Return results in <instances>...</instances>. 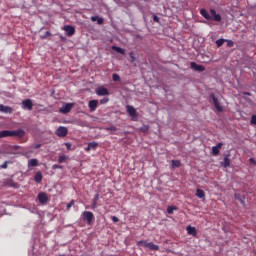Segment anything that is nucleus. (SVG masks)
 <instances>
[{
    "instance_id": "obj_1",
    "label": "nucleus",
    "mask_w": 256,
    "mask_h": 256,
    "mask_svg": "<svg viewBox=\"0 0 256 256\" xmlns=\"http://www.w3.org/2000/svg\"><path fill=\"white\" fill-rule=\"evenodd\" d=\"M5 137H18V139H23V137H25V130H3L0 132V139Z\"/></svg>"
},
{
    "instance_id": "obj_2",
    "label": "nucleus",
    "mask_w": 256,
    "mask_h": 256,
    "mask_svg": "<svg viewBox=\"0 0 256 256\" xmlns=\"http://www.w3.org/2000/svg\"><path fill=\"white\" fill-rule=\"evenodd\" d=\"M82 215H83V221H86L87 225H91L95 217V215H93V212L84 211Z\"/></svg>"
},
{
    "instance_id": "obj_3",
    "label": "nucleus",
    "mask_w": 256,
    "mask_h": 256,
    "mask_svg": "<svg viewBox=\"0 0 256 256\" xmlns=\"http://www.w3.org/2000/svg\"><path fill=\"white\" fill-rule=\"evenodd\" d=\"M73 107H75L74 103H66L59 109V111L60 113H63V115H67V113H71Z\"/></svg>"
},
{
    "instance_id": "obj_4",
    "label": "nucleus",
    "mask_w": 256,
    "mask_h": 256,
    "mask_svg": "<svg viewBox=\"0 0 256 256\" xmlns=\"http://www.w3.org/2000/svg\"><path fill=\"white\" fill-rule=\"evenodd\" d=\"M67 133H69V130L65 126H59L55 131L57 137H67Z\"/></svg>"
},
{
    "instance_id": "obj_5",
    "label": "nucleus",
    "mask_w": 256,
    "mask_h": 256,
    "mask_svg": "<svg viewBox=\"0 0 256 256\" xmlns=\"http://www.w3.org/2000/svg\"><path fill=\"white\" fill-rule=\"evenodd\" d=\"M22 109L27 111H33V100L32 99L23 100Z\"/></svg>"
},
{
    "instance_id": "obj_6",
    "label": "nucleus",
    "mask_w": 256,
    "mask_h": 256,
    "mask_svg": "<svg viewBox=\"0 0 256 256\" xmlns=\"http://www.w3.org/2000/svg\"><path fill=\"white\" fill-rule=\"evenodd\" d=\"M210 97L212 98L215 109L218 111V113H222L223 106H221V103H219V100L217 97H215V94H211Z\"/></svg>"
},
{
    "instance_id": "obj_7",
    "label": "nucleus",
    "mask_w": 256,
    "mask_h": 256,
    "mask_svg": "<svg viewBox=\"0 0 256 256\" xmlns=\"http://www.w3.org/2000/svg\"><path fill=\"white\" fill-rule=\"evenodd\" d=\"M190 69H194V71H198L199 73H203L205 71V66L201 64H197L196 62L190 63Z\"/></svg>"
},
{
    "instance_id": "obj_8",
    "label": "nucleus",
    "mask_w": 256,
    "mask_h": 256,
    "mask_svg": "<svg viewBox=\"0 0 256 256\" xmlns=\"http://www.w3.org/2000/svg\"><path fill=\"white\" fill-rule=\"evenodd\" d=\"M39 203H41V205H45V203H47V201H49V196H47V194L45 192H40L37 196Z\"/></svg>"
},
{
    "instance_id": "obj_9",
    "label": "nucleus",
    "mask_w": 256,
    "mask_h": 256,
    "mask_svg": "<svg viewBox=\"0 0 256 256\" xmlns=\"http://www.w3.org/2000/svg\"><path fill=\"white\" fill-rule=\"evenodd\" d=\"M63 29L68 37H73V35H75V27L71 25H65Z\"/></svg>"
},
{
    "instance_id": "obj_10",
    "label": "nucleus",
    "mask_w": 256,
    "mask_h": 256,
    "mask_svg": "<svg viewBox=\"0 0 256 256\" xmlns=\"http://www.w3.org/2000/svg\"><path fill=\"white\" fill-rule=\"evenodd\" d=\"M96 95H98L99 97H103L105 95H109V90L105 87H98L96 89Z\"/></svg>"
},
{
    "instance_id": "obj_11",
    "label": "nucleus",
    "mask_w": 256,
    "mask_h": 256,
    "mask_svg": "<svg viewBox=\"0 0 256 256\" xmlns=\"http://www.w3.org/2000/svg\"><path fill=\"white\" fill-rule=\"evenodd\" d=\"M210 17L211 19H213V21H221V15L217 14V11H215V9H210Z\"/></svg>"
},
{
    "instance_id": "obj_12",
    "label": "nucleus",
    "mask_w": 256,
    "mask_h": 256,
    "mask_svg": "<svg viewBox=\"0 0 256 256\" xmlns=\"http://www.w3.org/2000/svg\"><path fill=\"white\" fill-rule=\"evenodd\" d=\"M98 105H99V100H90L88 103V107L91 112L96 111Z\"/></svg>"
},
{
    "instance_id": "obj_13",
    "label": "nucleus",
    "mask_w": 256,
    "mask_h": 256,
    "mask_svg": "<svg viewBox=\"0 0 256 256\" xmlns=\"http://www.w3.org/2000/svg\"><path fill=\"white\" fill-rule=\"evenodd\" d=\"M126 109H127L128 115H130V117H137V110L135 109V107H133L131 105H127Z\"/></svg>"
},
{
    "instance_id": "obj_14",
    "label": "nucleus",
    "mask_w": 256,
    "mask_h": 256,
    "mask_svg": "<svg viewBox=\"0 0 256 256\" xmlns=\"http://www.w3.org/2000/svg\"><path fill=\"white\" fill-rule=\"evenodd\" d=\"M0 113H13V108L0 104Z\"/></svg>"
},
{
    "instance_id": "obj_15",
    "label": "nucleus",
    "mask_w": 256,
    "mask_h": 256,
    "mask_svg": "<svg viewBox=\"0 0 256 256\" xmlns=\"http://www.w3.org/2000/svg\"><path fill=\"white\" fill-rule=\"evenodd\" d=\"M38 166H39V160H37V158L28 160V169H31V167H38Z\"/></svg>"
},
{
    "instance_id": "obj_16",
    "label": "nucleus",
    "mask_w": 256,
    "mask_h": 256,
    "mask_svg": "<svg viewBox=\"0 0 256 256\" xmlns=\"http://www.w3.org/2000/svg\"><path fill=\"white\" fill-rule=\"evenodd\" d=\"M221 147H223V143H218L216 146H213L212 147V154L214 155V156H217V155H219V149H221Z\"/></svg>"
},
{
    "instance_id": "obj_17",
    "label": "nucleus",
    "mask_w": 256,
    "mask_h": 256,
    "mask_svg": "<svg viewBox=\"0 0 256 256\" xmlns=\"http://www.w3.org/2000/svg\"><path fill=\"white\" fill-rule=\"evenodd\" d=\"M186 231L188 235H192L193 237H197V229L193 226H187Z\"/></svg>"
},
{
    "instance_id": "obj_18",
    "label": "nucleus",
    "mask_w": 256,
    "mask_h": 256,
    "mask_svg": "<svg viewBox=\"0 0 256 256\" xmlns=\"http://www.w3.org/2000/svg\"><path fill=\"white\" fill-rule=\"evenodd\" d=\"M97 147H99V143H97V142H90V143H88V146L85 149V151L89 152V151H91V149H93V151H95V149H97Z\"/></svg>"
},
{
    "instance_id": "obj_19",
    "label": "nucleus",
    "mask_w": 256,
    "mask_h": 256,
    "mask_svg": "<svg viewBox=\"0 0 256 256\" xmlns=\"http://www.w3.org/2000/svg\"><path fill=\"white\" fill-rule=\"evenodd\" d=\"M98 201H99V193L95 194L92 200V209H97V207H99Z\"/></svg>"
},
{
    "instance_id": "obj_20",
    "label": "nucleus",
    "mask_w": 256,
    "mask_h": 256,
    "mask_svg": "<svg viewBox=\"0 0 256 256\" xmlns=\"http://www.w3.org/2000/svg\"><path fill=\"white\" fill-rule=\"evenodd\" d=\"M34 181L35 183H41L43 181V174L41 172H37L34 175Z\"/></svg>"
},
{
    "instance_id": "obj_21",
    "label": "nucleus",
    "mask_w": 256,
    "mask_h": 256,
    "mask_svg": "<svg viewBox=\"0 0 256 256\" xmlns=\"http://www.w3.org/2000/svg\"><path fill=\"white\" fill-rule=\"evenodd\" d=\"M196 197H198V199H202L203 201H205V191H203L201 189H197Z\"/></svg>"
},
{
    "instance_id": "obj_22",
    "label": "nucleus",
    "mask_w": 256,
    "mask_h": 256,
    "mask_svg": "<svg viewBox=\"0 0 256 256\" xmlns=\"http://www.w3.org/2000/svg\"><path fill=\"white\" fill-rule=\"evenodd\" d=\"M200 15H202V17H204V19H207L208 21L211 20V15L205 9L200 10Z\"/></svg>"
},
{
    "instance_id": "obj_23",
    "label": "nucleus",
    "mask_w": 256,
    "mask_h": 256,
    "mask_svg": "<svg viewBox=\"0 0 256 256\" xmlns=\"http://www.w3.org/2000/svg\"><path fill=\"white\" fill-rule=\"evenodd\" d=\"M136 245L141 249V247H148L149 242H147V240H140L136 242Z\"/></svg>"
},
{
    "instance_id": "obj_24",
    "label": "nucleus",
    "mask_w": 256,
    "mask_h": 256,
    "mask_svg": "<svg viewBox=\"0 0 256 256\" xmlns=\"http://www.w3.org/2000/svg\"><path fill=\"white\" fill-rule=\"evenodd\" d=\"M148 249H150V251H159V245L148 242Z\"/></svg>"
},
{
    "instance_id": "obj_25",
    "label": "nucleus",
    "mask_w": 256,
    "mask_h": 256,
    "mask_svg": "<svg viewBox=\"0 0 256 256\" xmlns=\"http://www.w3.org/2000/svg\"><path fill=\"white\" fill-rule=\"evenodd\" d=\"M91 21L93 22L97 21L98 25H103V18L99 16H92Z\"/></svg>"
},
{
    "instance_id": "obj_26",
    "label": "nucleus",
    "mask_w": 256,
    "mask_h": 256,
    "mask_svg": "<svg viewBox=\"0 0 256 256\" xmlns=\"http://www.w3.org/2000/svg\"><path fill=\"white\" fill-rule=\"evenodd\" d=\"M112 49L116 51L117 53H120V55H125V49L117 46H113Z\"/></svg>"
},
{
    "instance_id": "obj_27",
    "label": "nucleus",
    "mask_w": 256,
    "mask_h": 256,
    "mask_svg": "<svg viewBox=\"0 0 256 256\" xmlns=\"http://www.w3.org/2000/svg\"><path fill=\"white\" fill-rule=\"evenodd\" d=\"M104 131H110V135H113L114 131H117V128L112 125V126L105 127Z\"/></svg>"
},
{
    "instance_id": "obj_28",
    "label": "nucleus",
    "mask_w": 256,
    "mask_h": 256,
    "mask_svg": "<svg viewBox=\"0 0 256 256\" xmlns=\"http://www.w3.org/2000/svg\"><path fill=\"white\" fill-rule=\"evenodd\" d=\"M69 160V156L67 155H61L58 158V163H65V161Z\"/></svg>"
},
{
    "instance_id": "obj_29",
    "label": "nucleus",
    "mask_w": 256,
    "mask_h": 256,
    "mask_svg": "<svg viewBox=\"0 0 256 256\" xmlns=\"http://www.w3.org/2000/svg\"><path fill=\"white\" fill-rule=\"evenodd\" d=\"M222 165L225 167V169H227V167L231 165V160H229V157L224 158V162L222 163Z\"/></svg>"
},
{
    "instance_id": "obj_30",
    "label": "nucleus",
    "mask_w": 256,
    "mask_h": 256,
    "mask_svg": "<svg viewBox=\"0 0 256 256\" xmlns=\"http://www.w3.org/2000/svg\"><path fill=\"white\" fill-rule=\"evenodd\" d=\"M177 207L176 206H168L167 207V213L169 214V215H173V211H177Z\"/></svg>"
},
{
    "instance_id": "obj_31",
    "label": "nucleus",
    "mask_w": 256,
    "mask_h": 256,
    "mask_svg": "<svg viewBox=\"0 0 256 256\" xmlns=\"http://www.w3.org/2000/svg\"><path fill=\"white\" fill-rule=\"evenodd\" d=\"M223 43H225V39L223 38L216 40L217 47H223Z\"/></svg>"
},
{
    "instance_id": "obj_32",
    "label": "nucleus",
    "mask_w": 256,
    "mask_h": 256,
    "mask_svg": "<svg viewBox=\"0 0 256 256\" xmlns=\"http://www.w3.org/2000/svg\"><path fill=\"white\" fill-rule=\"evenodd\" d=\"M172 167H181V161L172 160Z\"/></svg>"
},
{
    "instance_id": "obj_33",
    "label": "nucleus",
    "mask_w": 256,
    "mask_h": 256,
    "mask_svg": "<svg viewBox=\"0 0 256 256\" xmlns=\"http://www.w3.org/2000/svg\"><path fill=\"white\" fill-rule=\"evenodd\" d=\"M8 186L9 187H13L14 189H18L19 188V184L15 183L13 181L8 182Z\"/></svg>"
},
{
    "instance_id": "obj_34",
    "label": "nucleus",
    "mask_w": 256,
    "mask_h": 256,
    "mask_svg": "<svg viewBox=\"0 0 256 256\" xmlns=\"http://www.w3.org/2000/svg\"><path fill=\"white\" fill-rule=\"evenodd\" d=\"M225 43H227V47H234L235 45V42H233V40L225 39Z\"/></svg>"
},
{
    "instance_id": "obj_35",
    "label": "nucleus",
    "mask_w": 256,
    "mask_h": 256,
    "mask_svg": "<svg viewBox=\"0 0 256 256\" xmlns=\"http://www.w3.org/2000/svg\"><path fill=\"white\" fill-rule=\"evenodd\" d=\"M73 205H75V200H71L68 204H67V211H69V209H71L73 207Z\"/></svg>"
},
{
    "instance_id": "obj_36",
    "label": "nucleus",
    "mask_w": 256,
    "mask_h": 256,
    "mask_svg": "<svg viewBox=\"0 0 256 256\" xmlns=\"http://www.w3.org/2000/svg\"><path fill=\"white\" fill-rule=\"evenodd\" d=\"M140 131H142V133H147V131H149V126L144 125L143 127L140 128Z\"/></svg>"
},
{
    "instance_id": "obj_37",
    "label": "nucleus",
    "mask_w": 256,
    "mask_h": 256,
    "mask_svg": "<svg viewBox=\"0 0 256 256\" xmlns=\"http://www.w3.org/2000/svg\"><path fill=\"white\" fill-rule=\"evenodd\" d=\"M129 55H130V59H131L132 63L135 62L137 59V58H135V52H130Z\"/></svg>"
},
{
    "instance_id": "obj_38",
    "label": "nucleus",
    "mask_w": 256,
    "mask_h": 256,
    "mask_svg": "<svg viewBox=\"0 0 256 256\" xmlns=\"http://www.w3.org/2000/svg\"><path fill=\"white\" fill-rule=\"evenodd\" d=\"M112 79H113V81H121V77L118 76L117 74H113Z\"/></svg>"
},
{
    "instance_id": "obj_39",
    "label": "nucleus",
    "mask_w": 256,
    "mask_h": 256,
    "mask_svg": "<svg viewBox=\"0 0 256 256\" xmlns=\"http://www.w3.org/2000/svg\"><path fill=\"white\" fill-rule=\"evenodd\" d=\"M250 123L251 125H256V115H252Z\"/></svg>"
},
{
    "instance_id": "obj_40",
    "label": "nucleus",
    "mask_w": 256,
    "mask_h": 256,
    "mask_svg": "<svg viewBox=\"0 0 256 256\" xmlns=\"http://www.w3.org/2000/svg\"><path fill=\"white\" fill-rule=\"evenodd\" d=\"M101 105H105V103H109V98H103L100 100Z\"/></svg>"
},
{
    "instance_id": "obj_41",
    "label": "nucleus",
    "mask_w": 256,
    "mask_h": 256,
    "mask_svg": "<svg viewBox=\"0 0 256 256\" xmlns=\"http://www.w3.org/2000/svg\"><path fill=\"white\" fill-rule=\"evenodd\" d=\"M8 163H9V162L5 161V162L0 166V169H7Z\"/></svg>"
},
{
    "instance_id": "obj_42",
    "label": "nucleus",
    "mask_w": 256,
    "mask_h": 256,
    "mask_svg": "<svg viewBox=\"0 0 256 256\" xmlns=\"http://www.w3.org/2000/svg\"><path fill=\"white\" fill-rule=\"evenodd\" d=\"M47 37H51V32L46 31V33L44 34V36L42 37V39H47Z\"/></svg>"
},
{
    "instance_id": "obj_43",
    "label": "nucleus",
    "mask_w": 256,
    "mask_h": 256,
    "mask_svg": "<svg viewBox=\"0 0 256 256\" xmlns=\"http://www.w3.org/2000/svg\"><path fill=\"white\" fill-rule=\"evenodd\" d=\"M52 169H63V166L58 165V164H54V165L52 166Z\"/></svg>"
},
{
    "instance_id": "obj_44",
    "label": "nucleus",
    "mask_w": 256,
    "mask_h": 256,
    "mask_svg": "<svg viewBox=\"0 0 256 256\" xmlns=\"http://www.w3.org/2000/svg\"><path fill=\"white\" fill-rule=\"evenodd\" d=\"M235 199H238V201H240V203H243V198H241V196L239 194H235Z\"/></svg>"
},
{
    "instance_id": "obj_45",
    "label": "nucleus",
    "mask_w": 256,
    "mask_h": 256,
    "mask_svg": "<svg viewBox=\"0 0 256 256\" xmlns=\"http://www.w3.org/2000/svg\"><path fill=\"white\" fill-rule=\"evenodd\" d=\"M113 223H119V218L117 216H112Z\"/></svg>"
},
{
    "instance_id": "obj_46",
    "label": "nucleus",
    "mask_w": 256,
    "mask_h": 256,
    "mask_svg": "<svg viewBox=\"0 0 256 256\" xmlns=\"http://www.w3.org/2000/svg\"><path fill=\"white\" fill-rule=\"evenodd\" d=\"M153 21H154L155 23H159V18L157 17V15H154V16H153Z\"/></svg>"
},
{
    "instance_id": "obj_47",
    "label": "nucleus",
    "mask_w": 256,
    "mask_h": 256,
    "mask_svg": "<svg viewBox=\"0 0 256 256\" xmlns=\"http://www.w3.org/2000/svg\"><path fill=\"white\" fill-rule=\"evenodd\" d=\"M41 148V144H36L35 146H34V149H40Z\"/></svg>"
},
{
    "instance_id": "obj_48",
    "label": "nucleus",
    "mask_w": 256,
    "mask_h": 256,
    "mask_svg": "<svg viewBox=\"0 0 256 256\" xmlns=\"http://www.w3.org/2000/svg\"><path fill=\"white\" fill-rule=\"evenodd\" d=\"M65 145H66L67 149H71V143H66Z\"/></svg>"
},
{
    "instance_id": "obj_49",
    "label": "nucleus",
    "mask_w": 256,
    "mask_h": 256,
    "mask_svg": "<svg viewBox=\"0 0 256 256\" xmlns=\"http://www.w3.org/2000/svg\"><path fill=\"white\" fill-rule=\"evenodd\" d=\"M250 163H253L255 165L256 164L255 159L250 158Z\"/></svg>"
},
{
    "instance_id": "obj_50",
    "label": "nucleus",
    "mask_w": 256,
    "mask_h": 256,
    "mask_svg": "<svg viewBox=\"0 0 256 256\" xmlns=\"http://www.w3.org/2000/svg\"><path fill=\"white\" fill-rule=\"evenodd\" d=\"M15 149H19V146H15Z\"/></svg>"
}]
</instances>
